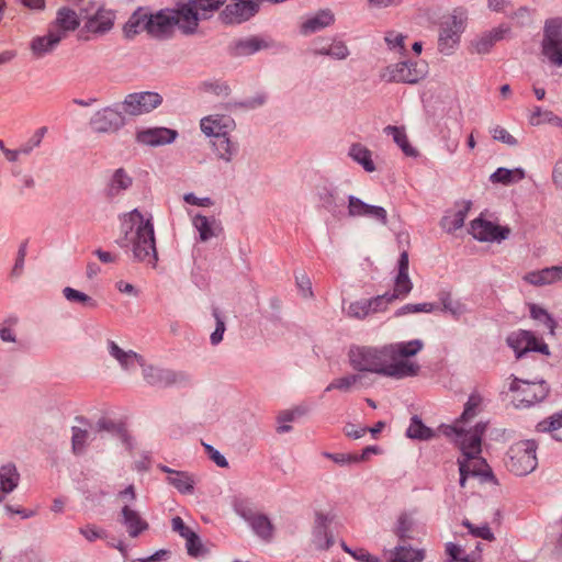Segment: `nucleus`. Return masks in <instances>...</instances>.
Listing matches in <instances>:
<instances>
[{
	"label": "nucleus",
	"mask_w": 562,
	"mask_h": 562,
	"mask_svg": "<svg viewBox=\"0 0 562 562\" xmlns=\"http://www.w3.org/2000/svg\"><path fill=\"white\" fill-rule=\"evenodd\" d=\"M423 349L424 341L420 339L382 347L353 345L349 348L348 361L359 374L375 373L400 380L419 373L420 366L412 358Z\"/></svg>",
	"instance_id": "obj_1"
},
{
	"label": "nucleus",
	"mask_w": 562,
	"mask_h": 562,
	"mask_svg": "<svg viewBox=\"0 0 562 562\" xmlns=\"http://www.w3.org/2000/svg\"><path fill=\"white\" fill-rule=\"evenodd\" d=\"M488 428V422H477L465 427L459 424V485L465 487L469 477H476L481 483L498 485L492 468L482 457L483 438Z\"/></svg>",
	"instance_id": "obj_2"
},
{
	"label": "nucleus",
	"mask_w": 562,
	"mask_h": 562,
	"mask_svg": "<svg viewBox=\"0 0 562 562\" xmlns=\"http://www.w3.org/2000/svg\"><path fill=\"white\" fill-rule=\"evenodd\" d=\"M121 231L124 235L122 246L132 247L134 258L155 265L157 251L155 246L151 216L135 209L121 217Z\"/></svg>",
	"instance_id": "obj_3"
},
{
	"label": "nucleus",
	"mask_w": 562,
	"mask_h": 562,
	"mask_svg": "<svg viewBox=\"0 0 562 562\" xmlns=\"http://www.w3.org/2000/svg\"><path fill=\"white\" fill-rule=\"evenodd\" d=\"M535 441L524 440L513 445L507 452L506 467L516 475H527L537 464Z\"/></svg>",
	"instance_id": "obj_4"
},
{
	"label": "nucleus",
	"mask_w": 562,
	"mask_h": 562,
	"mask_svg": "<svg viewBox=\"0 0 562 562\" xmlns=\"http://www.w3.org/2000/svg\"><path fill=\"white\" fill-rule=\"evenodd\" d=\"M541 53L548 61L562 67V19H550L546 22Z\"/></svg>",
	"instance_id": "obj_5"
},
{
	"label": "nucleus",
	"mask_w": 562,
	"mask_h": 562,
	"mask_svg": "<svg viewBox=\"0 0 562 562\" xmlns=\"http://www.w3.org/2000/svg\"><path fill=\"white\" fill-rule=\"evenodd\" d=\"M424 63L401 61L386 67L383 78L394 82L416 83L426 76Z\"/></svg>",
	"instance_id": "obj_6"
},
{
	"label": "nucleus",
	"mask_w": 562,
	"mask_h": 562,
	"mask_svg": "<svg viewBox=\"0 0 562 562\" xmlns=\"http://www.w3.org/2000/svg\"><path fill=\"white\" fill-rule=\"evenodd\" d=\"M162 103V97L157 92L144 91L127 94L122 103L123 111L132 116L151 112Z\"/></svg>",
	"instance_id": "obj_7"
},
{
	"label": "nucleus",
	"mask_w": 562,
	"mask_h": 562,
	"mask_svg": "<svg viewBox=\"0 0 562 562\" xmlns=\"http://www.w3.org/2000/svg\"><path fill=\"white\" fill-rule=\"evenodd\" d=\"M140 367L144 380L153 386L167 387L186 384L190 381L189 375L184 372L146 366L144 362Z\"/></svg>",
	"instance_id": "obj_8"
},
{
	"label": "nucleus",
	"mask_w": 562,
	"mask_h": 562,
	"mask_svg": "<svg viewBox=\"0 0 562 562\" xmlns=\"http://www.w3.org/2000/svg\"><path fill=\"white\" fill-rule=\"evenodd\" d=\"M484 213L471 222V234L480 241L501 243L510 235L508 226H501L484 217Z\"/></svg>",
	"instance_id": "obj_9"
},
{
	"label": "nucleus",
	"mask_w": 562,
	"mask_h": 562,
	"mask_svg": "<svg viewBox=\"0 0 562 562\" xmlns=\"http://www.w3.org/2000/svg\"><path fill=\"white\" fill-rule=\"evenodd\" d=\"M172 11H159L155 14H144L138 18L136 24H143L144 29L154 37L164 38L172 34L175 29Z\"/></svg>",
	"instance_id": "obj_10"
},
{
	"label": "nucleus",
	"mask_w": 562,
	"mask_h": 562,
	"mask_svg": "<svg viewBox=\"0 0 562 562\" xmlns=\"http://www.w3.org/2000/svg\"><path fill=\"white\" fill-rule=\"evenodd\" d=\"M509 390L515 392L516 400L526 406L542 401L548 395L546 382H529L515 378L510 383Z\"/></svg>",
	"instance_id": "obj_11"
},
{
	"label": "nucleus",
	"mask_w": 562,
	"mask_h": 562,
	"mask_svg": "<svg viewBox=\"0 0 562 562\" xmlns=\"http://www.w3.org/2000/svg\"><path fill=\"white\" fill-rule=\"evenodd\" d=\"M258 10V0H231V3L221 12L220 18L225 24H240L252 18Z\"/></svg>",
	"instance_id": "obj_12"
},
{
	"label": "nucleus",
	"mask_w": 562,
	"mask_h": 562,
	"mask_svg": "<svg viewBox=\"0 0 562 562\" xmlns=\"http://www.w3.org/2000/svg\"><path fill=\"white\" fill-rule=\"evenodd\" d=\"M507 344L512 347L517 357H521L527 351H538L543 355H549V347L543 341L539 340L529 330H517L507 337Z\"/></svg>",
	"instance_id": "obj_13"
},
{
	"label": "nucleus",
	"mask_w": 562,
	"mask_h": 562,
	"mask_svg": "<svg viewBox=\"0 0 562 562\" xmlns=\"http://www.w3.org/2000/svg\"><path fill=\"white\" fill-rule=\"evenodd\" d=\"M509 34L510 27L507 24H499L490 31L476 35L470 42L469 50L472 54H488L497 42L506 38Z\"/></svg>",
	"instance_id": "obj_14"
},
{
	"label": "nucleus",
	"mask_w": 562,
	"mask_h": 562,
	"mask_svg": "<svg viewBox=\"0 0 562 562\" xmlns=\"http://www.w3.org/2000/svg\"><path fill=\"white\" fill-rule=\"evenodd\" d=\"M90 127L95 133H114L124 125V116L113 108H103L90 119Z\"/></svg>",
	"instance_id": "obj_15"
},
{
	"label": "nucleus",
	"mask_w": 562,
	"mask_h": 562,
	"mask_svg": "<svg viewBox=\"0 0 562 562\" xmlns=\"http://www.w3.org/2000/svg\"><path fill=\"white\" fill-rule=\"evenodd\" d=\"M235 127L234 119L225 114H210L200 120L202 133L213 139L229 135Z\"/></svg>",
	"instance_id": "obj_16"
},
{
	"label": "nucleus",
	"mask_w": 562,
	"mask_h": 562,
	"mask_svg": "<svg viewBox=\"0 0 562 562\" xmlns=\"http://www.w3.org/2000/svg\"><path fill=\"white\" fill-rule=\"evenodd\" d=\"M348 214L351 217H368L382 225L387 223V212L384 207L368 204L353 195L348 199Z\"/></svg>",
	"instance_id": "obj_17"
},
{
	"label": "nucleus",
	"mask_w": 562,
	"mask_h": 562,
	"mask_svg": "<svg viewBox=\"0 0 562 562\" xmlns=\"http://www.w3.org/2000/svg\"><path fill=\"white\" fill-rule=\"evenodd\" d=\"M114 20L115 13L112 10L99 5L93 13L87 14L85 29L90 33L103 35L112 30Z\"/></svg>",
	"instance_id": "obj_18"
},
{
	"label": "nucleus",
	"mask_w": 562,
	"mask_h": 562,
	"mask_svg": "<svg viewBox=\"0 0 562 562\" xmlns=\"http://www.w3.org/2000/svg\"><path fill=\"white\" fill-rule=\"evenodd\" d=\"M333 517L328 513L316 512L313 524L312 541L315 548L326 550L333 546V537L328 531Z\"/></svg>",
	"instance_id": "obj_19"
},
{
	"label": "nucleus",
	"mask_w": 562,
	"mask_h": 562,
	"mask_svg": "<svg viewBox=\"0 0 562 562\" xmlns=\"http://www.w3.org/2000/svg\"><path fill=\"white\" fill-rule=\"evenodd\" d=\"M80 25L77 12L68 7L58 9L55 20L50 23L49 29L61 36V41L67 37L69 32H74Z\"/></svg>",
	"instance_id": "obj_20"
},
{
	"label": "nucleus",
	"mask_w": 562,
	"mask_h": 562,
	"mask_svg": "<svg viewBox=\"0 0 562 562\" xmlns=\"http://www.w3.org/2000/svg\"><path fill=\"white\" fill-rule=\"evenodd\" d=\"M61 42V36L55 34L49 27L46 34L34 36L30 41V50L34 59H42L52 54Z\"/></svg>",
	"instance_id": "obj_21"
},
{
	"label": "nucleus",
	"mask_w": 562,
	"mask_h": 562,
	"mask_svg": "<svg viewBox=\"0 0 562 562\" xmlns=\"http://www.w3.org/2000/svg\"><path fill=\"white\" fill-rule=\"evenodd\" d=\"M178 136L177 131L167 127H153L137 132L136 140L147 146H161L172 143Z\"/></svg>",
	"instance_id": "obj_22"
},
{
	"label": "nucleus",
	"mask_w": 562,
	"mask_h": 562,
	"mask_svg": "<svg viewBox=\"0 0 562 562\" xmlns=\"http://www.w3.org/2000/svg\"><path fill=\"white\" fill-rule=\"evenodd\" d=\"M120 521L125 526L130 537L136 538L148 529V522L140 516L137 510L132 509L128 505H123L120 514Z\"/></svg>",
	"instance_id": "obj_23"
},
{
	"label": "nucleus",
	"mask_w": 562,
	"mask_h": 562,
	"mask_svg": "<svg viewBox=\"0 0 562 562\" xmlns=\"http://www.w3.org/2000/svg\"><path fill=\"white\" fill-rule=\"evenodd\" d=\"M486 398L479 391L473 390L463 404V411L459 416V424L467 425L485 411Z\"/></svg>",
	"instance_id": "obj_24"
},
{
	"label": "nucleus",
	"mask_w": 562,
	"mask_h": 562,
	"mask_svg": "<svg viewBox=\"0 0 562 562\" xmlns=\"http://www.w3.org/2000/svg\"><path fill=\"white\" fill-rule=\"evenodd\" d=\"M172 15L175 16V26L177 25L186 34L194 33L201 20L189 1L178 10L172 11Z\"/></svg>",
	"instance_id": "obj_25"
},
{
	"label": "nucleus",
	"mask_w": 562,
	"mask_h": 562,
	"mask_svg": "<svg viewBox=\"0 0 562 562\" xmlns=\"http://www.w3.org/2000/svg\"><path fill=\"white\" fill-rule=\"evenodd\" d=\"M457 18L450 16L447 21L442 22L439 31L438 49L445 55H452L457 44Z\"/></svg>",
	"instance_id": "obj_26"
},
{
	"label": "nucleus",
	"mask_w": 562,
	"mask_h": 562,
	"mask_svg": "<svg viewBox=\"0 0 562 562\" xmlns=\"http://www.w3.org/2000/svg\"><path fill=\"white\" fill-rule=\"evenodd\" d=\"M243 517L258 537L265 541H270L273 538L274 527L267 515L261 513H249L243 514Z\"/></svg>",
	"instance_id": "obj_27"
},
{
	"label": "nucleus",
	"mask_w": 562,
	"mask_h": 562,
	"mask_svg": "<svg viewBox=\"0 0 562 562\" xmlns=\"http://www.w3.org/2000/svg\"><path fill=\"white\" fill-rule=\"evenodd\" d=\"M212 149L218 160L231 164L239 151V144L226 135L212 140Z\"/></svg>",
	"instance_id": "obj_28"
},
{
	"label": "nucleus",
	"mask_w": 562,
	"mask_h": 562,
	"mask_svg": "<svg viewBox=\"0 0 562 562\" xmlns=\"http://www.w3.org/2000/svg\"><path fill=\"white\" fill-rule=\"evenodd\" d=\"M334 22L335 14L333 11L329 9H324L302 23L301 33L303 35H310L331 25Z\"/></svg>",
	"instance_id": "obj_29"
},
{
	"label": "nucleus",
	"mask_w": 562,
	"mask_h": 562,
	"mask_svg": "<svg viewBox=\"0 0 562 562\" xmlns=\"http://www.w3.org/2000/svg\"><path fill=\"white\" fill-rule=\"evenodd\" d=\"M192 224L199 232L201 241H207L211 238L218 236L222 232L220 221L214 217H206L198 214L193 217Z\"/></svg>",
	"instance_id": "obj_30"
},
{
	"label": "nucleus",
	"mask_w": 562,
	"mask_h": 562,
	"mask_svg": "<svg viewBox=\"0 0 562 562\" xmlns=\"http://www.w3.org/2000/svg\"><path fill=\"white\" fill-rule=\"evenodd\" d=\"M108 350L110 356L113 357L125 370L134 368L136 363L143 366L144 359L142 356L132 350H123L115 341L110 340L108 342Z\"/></svg>",
	"instance_id": "obj_31"
},
{
	"label": "nucleus",
	"mask_w": 562,
	"mask_h": 562,
	"mask_svg": "<svg viewBox=\"0 0 562 562\" xmlns=\"http://www.w3.org/2000/svg\"><path fill=\"white\" fill-rule=\"evenodd\" d=\"M524 280L533 285H546L562 280V266L544 268L540 271L528 272Z\"/></svg>",
	"instance_id": "obj_32"
},
{
	"label": "nucleus",
	"mask_w": 562,
	"mask_h": 562,
	"mask_svg": "<svg viewBox=\"0 0 562 562\" xmlns=\"http://www.w3.org/2000/svg\"><path fill=\"white\" fill-rule=\"evenodd\" d=\"M160 470L168 474L167 481L182 494H190L193 491L194 480L187 473L172 470L166 465L159 467Z\"/></svg>",
	"instance_id": "obj_33"
},
{
	"label": "nucleus",
	"mask_w": 562,
	"mask_h": 562,
	"mask_svg": "<svg viewBox=\"0 0 562 562\" xmlns=\"http://www.w3.org/2000/svg\"><path fill=\"white\" fill-rule=\"evenodd\" d=\"M20 483V473L14 463L8 462L0 467V488L11 494Z\"/></svg>",
	"instance_id": "obj_34"
},
{
	"label": "nucleus",
	"mask_w": 562,
	"mask_h": 562,
	"mask_svg": "<svg viewBox=\"0 0 562 562\" xmlns=\"http://www.w3.org/2000/svg\"><path fill=\"white\" fill-rule=\"evenodd\" d=\"M349 156L361 165L367 172H373L375 170L372 153L364 145L359 143L352 144L349 149Z\"/></svg>",
	"instance_id": "obj_35"
},
{
	"label": "nucleus",
	"mask_w": 562,
	"mask_h": 562,
	"mask_svg": "<svg viewBox=\"0 0 562 562\" xmlns=\"http://www.w3.org/2000/svg\"><path fill=\"white\" fill-rule=\"evenodd\" d=\"M133 183L131 176L123 169L119 168L112 175L110 183L108 186V194L110 196H116L122 191L127 190Z\"/></svg>",
	"instance_id": "obj_36"
},
{
	"label": "nucleus",
	"mask_w": 562,
	"mask_h": 562,
	"mask_svg": "<svg viewBox=\"0 0 562 562\" xmlns=\"http://www.w3.org/2000/svg\"><path fill=\"white\" fill-rule=\"evenodd\" d=\"M524 178L525 170L521 168H498L494 173L491 175L490 180L493 183H502L504 186H509L519 182Z\"/></svg>",
	"instance_id": "obj_37"
},
{
	"label": "nucleus",
	"mask_w": 562,
	"mask_h": 562,
	"mask_svg": "<svg viewBox=\"0 0 562 562\" xmlns=\"http://www.w3.org/2000/svg\"><path fill=\"white\" fill-rule=\"evenodd\" d=\"M362 383V375L359 373H349L344 376L334 379L325 389V392L338 390L341 392H350L357 385Z\"/></svg>",
	"instance_id": "obj_38"
},
{
	"label": "nucleus",
	"mask_w": 562,
	"mask_h": 562,
	"mask_svg": "<svg viewBox=\"0 0 562 562\" xmlns=\"http://www.w3.org/2000/svg\"><path fill=\"white\" fill-rule=\"evenodd\" d=\"M191 7L201 20L211 18L226 0H190Z\"/></svg>",
	"instance_id": "obj_39"
},
{
	"label": "nucleus",
	"mask_w": 562,
	"mask_h": 562,
	"mask_svg": "<svg viewBox=\"0 0 562 562\" xmlns=\"http://www.w3.org/2000/svg\"><path fill=\"white\" fill-rule=\"evenodd\" d=\"M406 435L413 439L429 440L436 437V431L424 425L418 416H413Z\"/></svg>",
	"instance_id": "obj_40"
},
{
	"label": "nucleus",
	"mask_w": 562,
	"mask_h": 562,
	"mask_svg": "<svg viewBox=\"0 0 562 562\" xmlns=\"http://www.w3.org/2000/svg\"><path fill=\"white\" fill-rule=\"evenodd\" d=\"M384 132L393 136L394 142L406 156L416 157L417 150L409 144L406 133L397 126H386Z\"/></svg>",
	"instance_id": "obj_41"
},
{
	"label": "nucleus",
	"mask_w": 562,
	"mask_h": 562,
	"mask_svg": "<svg viewBox=\"0 0 562 562\" xmlns=\"http://www.w3.org/2000/svg\"><path fill=\"white\" fill-rule=\"evenodd\" d=\"M423 550H414L412 548L398 547L391 555V562H422L424 560Z\"/></svg>",
	"instance_id": "obj_42"
},
{
	"label": "nucleus",
	"mask_w": 562,
	"mask_h": 562,
	"mask_svg": "<svg viewBox=\"0 0 562 562\" xmlns=\"http://www.w3.org/2000/svg\"><path fill=\"white\" fill-rule=\"evenodd\" d=\"M561 428H562V412L552 415L548 419H544L537 425L538 431L551 432L552 437L559 441H562V435L559 434V430Z\"/></svg>",
	"instance_id": "obj_43"
},
{
	"label": "nucleus",
	"mask_w": 562,
	"mask_h": 562,
	"mask_svg": "<svg viewBox=\"0 0 562 562\" xmlns=\"http://www.w3.org/2000/svg\"><path fill=\"white\" fill-rule=\"evenodd\" d=\"M63 294L68 302L78 303V304H80L85 307H89V308H95L98 306V303L95 300H93L91 296H89L86 293L78 291L74 288L66 286L63 290Z\"/></svg>",
	"instance_id": "obj_44"
},
{
	"label": "nucleus",
	"mask_w": 562,
	"mask_h": 562,
	"mask_svg": "<svg viewBox=\"0 0 562 562\" xmlns=\"http://www.w3.org/2000/svg\"><path fill=\"white\" fill-rule=\"evenodd\" d=\"M530 316L542 323L550 331L551 335H554V330L557 327V322L552 318V316L541 306L537 304L529 305Z\"/></svg>",
	"instance_id": "obj_45"
},
{
	"label": "nucleus",
	"mask_w": 562,
	"mask_h": 562,
	"mask_svg": "<svg viewBox=\"0 0 562 562\" xmlns=\"http://www.w3.org/2000/svg\"><path fill=\"white\" fill-rule=\"evenodd\" d=\"M413 289L412 281L408 273H397L393 293H390L391 299L406 297Z\"/></svg>",
	"instance_id": "obj_46"
},
{
	"label": "nucleus",
	"mask_w": 562,
	"mask_h": 562,
	"mask_svg": "<svg viewBox=\"0 0 562 562\" xmlns=\"http://www.w3.org/2000/svg\"><path fill=\"white\" fill-rule=\"evenodd\" d=\"M371 314V303L369 300H359L350 303L346 311V315L350 318L363 319Z\"/></svg>",
	"instance_id": "obj_47"
},
{
	"label": "nucleus",
	"mask_w": 562,
	"mask_h": 562,
	"mask_svg": "<svg viewBox=\"0 0 562 562\" xmlns=\"http://www.w3.org/2000/svg\"><path fill=\"white\" fill-rule=\"evenodd\" d=\"M46 132H47V127H45V126L37 128L34 132V134L25 143H23L20 146V151H22V155H29L35 148H37L41 145Z\"/></svg>",
	"instance_id": "obj_48"
},
{
	"label": "nucleus",
	"mask_w": 562,
	"mask_h": 562,
	"mask_svg": "<svg viewBox=\"0 0 562 562\" xmlns=\"http://www.w3.org/2000/svg\"><path fill=\"white\" fill-rule=\"evenodd\" d=\"M303 414H304V411L299 407L281 412L278 416V422H279L278 431L279 432H288L291 429V427L285 424L295 420L297 417L302 416Z\"/></svg>",
	"instance_id": "obj_49"
},
{
	"label": "nucleus",
	"mask_w": 562,
	"mask_h": 562,
	"mask_svg": "<svg viewBox=\"0 0 562 562\" xmlns=\"http://www.w3.org/2000/svg\"><path fill=\"white\" fill-rule=\"evenodd\" d=\"M437 308V305L434 303H416V304H406L398 308L395 313L396 316H402L411 313H431Z\"/></svg>",
	"instance_id": "obj_50"
},
{
	"label": "nucleus",
	"mask_w": 562,
	"mask_h": 562,
	"mask_svg": "<svg viewBox=\"0 0 562 562\" xmlns=\"http://www.w3.org/2000/svg\"><path fill=\"white\" fill-rule=\"evenodd\" d=\"M462 525L469 529V532L474 538H481L487 541H493L495 539L487 524H484L482 526H474L470 522L469 519H463Z\"/></svg>",
	"instance_id": "obj_51"
},
{
	"label": "nucleus",
	"mask_w": 562,
	"mask_h": 562,
	"mask_svg": "<svg viewBox=\"0 0 562 562\" xmlns=\"http://www.w3.org/2000/svg\"><path fill=\"white\" fill-rule=\"evenodd\" d=\"M263 47V42L257 37H250L244 41H240L237 46V53L241 55H249L258 52Z\"/></svg>",
	"instance_id": "obj_52"
},
{
	"label": "nucleus",
	"mask_w": 562,
	"mask_h": 562,
	"mask_svg": "<svg viewBox=\"0 0 562 562\" xmlns=\"http://www.w3.org/2000/svg\"><path fill=\"white\" fill-rule=\"evenodd\" d=\"M79 533L83 536L89 542L106 538V531L93 524H88L80 527Z\"/></svg>",
	"instance_id": "obj_53"
},
{
	"label": "nucleus",
	"mask_w": 562,
	"mask_h": 562,
	"mask_svg": "<svg viewBox=\"0 0 562 562\" xmlns=\"http://www.w3.org/2000/svg\"><path fill=\"white\" fill-rule=\"evenodd\" d=\"M413 525H414V520L409 515H407V514L401 515L398 518L396 530H395L396 535L401 539L413 538V536H412Z\"/></svg>",
	"instance_id": "obj_54"
},
{
	"label": "nucleus",
	"mask_w": 562,
	"mask_h": 562,
	"mask_svg": "<svg viewBox=\"0 0 562 562\" xmlns=\"http://www.w3.org/2000/svg\"><path fill=\"white\" fill-rule=\"evenodd\" d=\"M406 36L396 31H389L385 34V42L391 49H397L400 53H404Z\"/></svg>",
	"instance_id": "obj_55"
},
{
	"label": "nucleus",
	"mask_w": 562,
	"mask_h": 562,
	"mask_svg": "<svg viewBox=\"0 0 562 562\" xmlns=\"http://www.w3.org/2000/svg\"><path fill=\"white\" fill-rule=\"evenodd\" d=\"M349 55V49L341 41H333L328 44L327 56L341 60L346 59Z\"/></svg>",
	"instance_id": "obj_56"
},
{
	"label": "nucleus",
	"mask_w": 562,
	"mask_h": 562,
	"mask_svg": "<svg viewBox=\"0 0 562 562\" xmlns=\"http://www.w3.org/2000/svg\"><path fill=\"white\" fill-rule=\"evenodd\" d=\"M393 301L395 300L391 299L390 293L378 295L369 300V302L371 303V314L385 312L387 310V304L392 303Z\"/></svg>",
	"instance_id": "obj_57"
},
{
	"label": "nucleus",
	"mask_w": 562,
	"mask_h": 562,
	"mask_svg": "<svg viewBox=\"0 0 562 562\" xmlns=\"http://www.w3.org/2000/svg\"><path fill=\"white\" fill-rule=\"evenodd\" d=\"M213 316H214V318L216 321V328L212 333L210 339H211V344L212 345H218L223 340V335L225 333L226 327H225V323L222 319L217 308H215L213 311Z\"/></svg>",
	"instance_id": "obj_58"
},
{
	"label": "nucleus",
	"mask_w": 562,
	"mask_h": 562,
	"mask_svg": "<svg viewBox=\"0 0 562 562\" xmlns=\"http://www.w3.org/2000/svg\"><path fill=\"white\" fill-rule=\"evenodd\" d=\"M88 438H89V434L87 430H83L78 427L72 428V449L76 453H79L82 451Z\"/></svg>",
	"instance_id": "obj_59"
},
{
	"label": "nucleus",
	"mask_w": 562,
	"mask_h": 562,
	"mask_svg": "<svg viewBox=\"0 0 562 562\" xmlns=\"http://www.w3.org/2000/svg\"><path fill=\"white\" fill-rule=\"evenodd\" d=\"M187 551L191 557H198L202 552V543L200 537L192 531V536L186 538Z\"/></svg>",
	"instance_id": "obj_60"
},
{
	"label": "nucleus",
	"mask_w": 562,
	"mask_h": 562,
	"mask_svg": "<svg viewBox=\"0 0 562 562\" xmlns=\"http://www.w3.org/2000/svg\"><path fill=\"white\" fill-rule=\"evenodd\" d=\"M324 457L330 459L336 464L339 465H348L351 463H357L356 453H329L325 452Z\"/></svg>",
	"instance_id": "obj_61"
},
{
	"label": "nucleus",
	"mask_w": 562,
	"mask_h": 562,
	"mask_svg": "<svg viewBox=\"0 0 562 562\" xmlns=\"http://www.w3.org/2000/svg\"><path fill=\"white\" fill-rule=\"evenodd\" d=\"M440 225L446 232L454 233L457 231V212L448 211L441 218Z\"/></svg>",
	"instance_id": "obj_62"
},
{
	"label": "nucleus",
	"mask_w": 562,
	"mask_h": 562,
	"mask_svg": "<svg viewBox=\"0 0 562 562\" xmlns=\"http://www.w3.org/2000/svg\"><path fill=\"white\" fill-rule=\"evenodd\" d=\"M171 528L175 532L179 533L183 539L187 536H192V529L188 527L183 519L179 516H176L171 519Z\"/></svg>",
	"instance_id": "obj_63"
},
{
	"label": "nucleus",
	"mask_w": 562,
	"mask_h": 562,
	"mask_svg": "<svg viewBox=\"0 0 562 562\" xmlns=\"http://www.w3.org/2000/svg\"><path fill=\"white\" fill-rule=\"evenodd\" d=\"M493 138L499 142H503L507 145H516L517 140L514 136H512L504 127L496 126L493 131Z\"/></svg>",
	"instance_id": "obj_64"
}]
</instances>
